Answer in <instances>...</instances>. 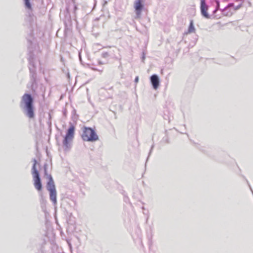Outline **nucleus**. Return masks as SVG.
Returning a JSON list of instances; mask_svg holds the SVG:
<instances>
[{
  "label": "nucleus",
  "mask_w": 253,
  "mask_h": 253,
  "mask_svg": "<svg viewBox=\"0 0 253 253\" xmlns=\"http://www.w3.org/2000/svg\"><path fill=\"white\" fill-rule=\"evenodd\" d=\"M33 100L30 94H24L22 97V103L26 108V115L30 118H34L35 116L34 107L33 105Z\"/></svg>",
  "instance_id": "1"
},
{
  "label": "nucleus",
  "mask_w": 253,
  "mask_h": 253,
  "mask_svg": "<svg viewBox=\"0 0 253 253\" xmlns=\"http://www.w3.org/2000/svg\"><path fill=\"white\" fill-rule=\"evenodd\" d=\"M82 138L85 141H95L98 137L94 130L90 127H84Z\"/></svg>",
  "instance_id": "2"
},
{
  "label": "nucleus",
  "mask_w": 253,
  "mask_h": 253,
  "mask_svg": "<svg viewBox=\"0 0 253 253\" xmlns=\"http://www.w3.org/2000/svg\"><path fill=\"white\" fill-rule=\"evenodd\" d=\"M75 126H71L67 130L63 141V144L65 149L68 150L71 147V143L74 138L75 134Z\"/></svg>",
  "instance_id": "3"
},
{
  "label": "nucleus",
  "mask_w": 253,
  "mask_h": 253,
  "mask_svg": "<svg viewBox=\"0 0 253 253\" xmlns=\"http://www.w3.org/2000/svg\"><path fill=\"white\" fill-rule=\"evenodd\" d=\"M36 164L37 161L34 160V164L32 168V174L34 181V185L37 190L41 191L42 189V185L39 172L36 168Z\"/></svg>",
  "instance_id": "4"
},
{
  "label": "nucleus",
  "mask_w": 253,
  "mask_h": 253,
  "mask_svg": "<svg viewBox=\"0 0 253 253\" xmlns=\"http://www.w3.org/2000/svg\"><path fill=\"white\" fill-rule=\"evenodd\" d=\"M241 6L242 4H240L236 7H234L233 3H230L223 9L222 14L225 16H231L235 10L239 9Z\"/></svg>",
  "instance_id": "5"
},
{
  "label": "nucleus",
  "mask_w": 253,
  "mask_h": 253,
  "mask_svg": "<svg viewBox=\"0 0 253 253\" xmlns=\"http://www.w3.org/2000/svg\"><path fill=\"white\" fill-rule=\"evenodd\" d=\"M201 4H200V9L202 15L207 18H209V14H208V6L206 3V0H200Z\"/></svg>",
  "instance_id": "6"
},
{
  "label": "nucleus",
  "mask_w": 253,
  "mask_h": 253,
  "mask_svg": "<svg viewBox=\"0 0 253 253\" xmlns=\"http://www.w3.org/2000/svg\"><path fill=\"white\" fill-rule=\"evenodd\" d=\"M134 7L137 16L139 17L141 15V11L143 8L142 0H136L134 3Z\"/></svg>",
  "instance_id": "7"
},
{
  "label": "nucleus",
  "mask_w": 253,
  "mask_h": 253,
  "mask_svg": "<svg viewBox=\"0 0 253 253\" xmlns=\"http://www.w3.org/2000/svg\"><path fill=\"white\" fill-rule=\"evenodd\" d=\"M151 82L154 89H156L159 85V80L158 76L153 75L151 77Z\"/></svg>",
  "instance_id": "8"
},
{
  "label": "nucleus",
  "mask_w": 253,
  "mask_h": 253,
  "mask_svg": "<svg viewBox=\"0 0 253 253\" xmlns=\"http://www.w3.org/2000/svg\"><path fill=\"white\" fill-rule=\"evenodd\" d=\"M47 189L48 191L56 190L54 181L51 176H49V180L47 184Z\"/></svg>",
  "instance_id": "9"
},
{
  "label": "nucleus",
  "mask_w": 253,
  "mask_h": 253,
  "mask_svg": "<svg viewBox=\"0 0 253 253\" xmlns=\"http://www.w3.org/2000/svg\"><path fill=\"white\" fill-rule=\"evenodd\" d=\"M50 199L53 203L56 204L57 203L56 196L57 193L56 190L49 191Z\"/></svg>",
  "instance_id": "10"
},
{
  "label": "nucleus",
  "mask_w": 253,
  "mask_h": 253,
  "mask_svg": "<svg viewBox=\"0 0 253 253\" xmlns=\"http://www.w3.org/2000/svg\"><path fill=\"white\" fill-rule=\"evenodd\" d=\"M195 32V28L194 26L193 21L192 20H190V25L188 29V31L186 33V34L193 33Z\"/></svg>",
  "instance_id": "11"
},
{
  "label": "nucleus",
  "mask_w": 253,
  "mask_h": 253,
  "mask_svg": "<svg viewBox=\"0 0 253 253\" xmlns=\"http://www.w3.org/2000/svg\"><path fill=\"white\" fill-rule=\"evenodd\" d=\"M24 0L25 2V4L26 7L28 9H29L30 10H32V6L30 2V0Z\"/></svg>",
  "instance_id": "12"
},
{
  "label": "nucleus",
  "mask_w": 253,
  "mask_h": 253,
  "mask_svg": "<svg viewBox=\"0 0 253 253\" xmlns=\"http://www.w3.org/2000/svg\"><path fill=\"white\" fill-rule=\"evenodd\" d=\"M138 80H139V79H138V77H136L135 78V82L136 83H137V82H138Z\"/></svg>",
  "instance_id": "13"
}]
</instances>
